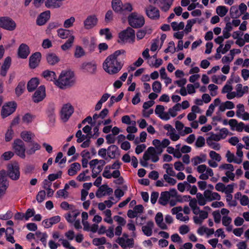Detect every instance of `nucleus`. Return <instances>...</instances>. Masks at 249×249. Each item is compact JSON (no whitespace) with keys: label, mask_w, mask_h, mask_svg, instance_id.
Listing matches in <instances>:
<instances>
[{"label":"nucleus","mask_w":249,"mask_h":249,"mask_svg":"<svg viewBox=\"0 0 249 249\" xmlns=\"http://www.w3.org/2000/svg\"><path fill=\"white\" fill-rule=\"evenodd\" d=\"M71 31L69 30L64 29L62 28L59 29L57 30L58 36L62 39H65L71 36L72 35Z\"/></svg>","instance_id":"nucleus-32"},{"label":"nucleus","mask_w":249,"mask_h":249,"mask_svg":"<svg viewBox=\"0 0 249 249\" xmlns=\"http://www.w3.org/2000/svg\"><path fill=\"white\" fill-rule=\"evenodd\" d=\"M46 97L45 87L39 86L32 95V100L35 103H38L44 100Z\"/></svg>","instance_id":"nucleus-10"},{"label":"nucleus","mask_w":249,"mask_h":249,"mask_svg":"<svg viewBox=\"0 0 249 249\" xmlns=\"http://www.w3.org/2000/svg\"><path fill=\"white\" fill-rule=\"evenodd\" d=\"M146 15L152 19H158L160 18V11L155 7L149 5L145 9Z\"/></svg>","instance_id":"nucleus-16"},{"label":"nucleus","mask_w":249,"mask_h":249,"mask_svg":"<svg viewBox=\"0 0 249 249\" xmlns=\"http://www.w3.org/2000/svg\"><path fill=\"white\" fill-rule=\"evenodd\" d=\"M233 43V41L232 40H228L226 42V43L225 45L224 48L223 49L222 51V54H225L226 53L231 47V45Z\"/></svg>","instance_id":"nucleus-62"},{"label":"nucleus","mask_w":249,"mask_h":249,"mask_svg":"<svg viewBox=\"0 0 249 249\" xmlns=\"http://www.w3.org/2000/svg\"><path fill=\"white\" fill-rule=\"evenodd\" d=\"M74 39V36H71L66 42L61 46L62 50L66 51L70 49L72 46Z\"/></svg>","instance_id":"nucleus-33"},{"label":"nucleus","mask_w":249,"mask_h":249,"mask_svg":"<svg viewBox=\"0 0 249 249\" xmlns=\"http://www.w3.org/2000/svg\"><path fill=\"white\" fill-rule=\"evenodd\" d=\"M98 19L95 15H90L87 17L84 21V26L87 30L91 29L96 26L98 23Z\"/></svg>","instance_id":"nucleus-13"},{"label":"nucleus","mask_w":249,"mask_h":249,"mask_svg":"<svg viewBox=\"0 0 249 249\" xmlns=\"http://www.w3.org/2000/svg\"><path fill=\"white\" fill-rule=\"evenodd\" d=\"M75 19L74 17H71L70 18L66 19L64 23V27L65 28H69L73 26Z\"/></svg>","instance_id":"nucleus-49"},{"label":"nucleus","mask_w":249,"mask_h":249,"mask_svg":"<svg viewBox=\"0 0 249 249\" xmlns=\"http://www.w3.org/2000/svg\"><path fill=\"white\" fill-rule=\"evenodd\" d=\"M111 7L115 13L123 15H126L133 10L132 6L130 3H123L121 0H112Z\"/></svg>","instance_id":"nucleus-3"},{"label":"nucleus","mask_w":249,"mask_h":249,"mask_svg":"<svg viewBox=\"0 0 249 249\" xmlns=\"http://www.w3.org/2000/svg\"><path fill=\"white\" fill-rule=\"evenodd\" d=\"M230 13L231 18H237L241 15V14L239 13L238 9L235 5L232 6L231 7Z\"/></svg>","instance_id":"nucleus-35"},{"label":"nucleus","mask_w":249,"mask_h":249,"mask_svg":"<svg viewBox=\"0 0 249 249\" xmlns=\"http://www.w3.org/2000/svg\"><path fill=\"white\" fill-rule=\"evenodd\" d=\"M81 68L86 71L90 74H94L96 70V65L91 62L84 63L82 64Z\"/></svg>","instance_id":"nucleus-26"},{"label":"nucleus","mask_w":249,"mask_h":249,"mask_svg":"<svg viewBox=\"0 0 249 249\" xmlns=\"http://www.w3.org/2000/svg\"><path fill=\"white\" fill-rule=\"evenodd\" d=\"M46 192L44 190L39 191L36 196V199L38 202H42L45 199Z\"/></svg>","instance_id":"nucleus-55"},{"label":"nucleus","mask_w":249,"mask_h":249,"mask_svg":"<svg viewBox=\"0 0 249 249\" xmlns=\"http://www.w3.org/2000/svg\"><path fill=\"white\" fill-rule=\"evenodd\" d=\"M13 147L16 155L22 159H25L26 157L25 153L26 150L22 140L19 139L15 140L13 143Z\"/></svg>","instance_id":"nucleus-6"},{"label":"nucleus","mask_w":249,"mask_h":249,"mask_svg":"<svg viewBox=\"0 0 249 249\" xmlns=\"http://www.w3.org/2000/svg\"><path fill=\"white\" fill-rule=\"evenodd\" d=\"M39 84V80L38 78L34 77L31 78L27 83V89L29 92L34 91L38 85Z\"/></svg>","instance_id":"nucleus-21"},{"label":"nucleus","mask_w":249,"mask_h":249,"mask_svg":"<svg viewBox=\"0 0 249 249\" xmlns=\"http://www.w3.org/2000/svg\"><path fill=\"white\" fill-rule=\"evenodd\" d=\"M51 17L50 11L48 10L40 13L37 17L36 23L38 26L45 24Z\"/></svg>","instance_id":"nucleus-15"},{"label":"nucleus","mask_w":249,"mask_h":249,"mask_svg":"<svg viewBox=\"0 0 249 249\" xmlns=\"http://www.w3.org/2000/svg\"><path fill=\"white\" fill-rule=\"evenodd\" d=\"M55 106L53 104H50L46 110L48 117L49 118V122L53 124L55 122Z\"/></svg>","instance_id":"nucleus-23"},{"label":"nucleus","mask_w":249,"mask_h":249,"mask_svg":"<svg viewBox=\"0 0 249 249\" xmlns=\"http://www.w3.org/2000/svg\"><path fill=\"white\" fill-rule=\"evenodd\" d=\"M209 155L212 159L217 161H220L221 159L220 155L214 151H211Z\"/></svg>","instance_id":"nucleus-60"},{"label":"nucleus","mask_w":249,"mask_h":249,"mask_svg":"<svg viewBox=\"0 0 249 249\" xmlns=\"http://www.w3.org/2000/svg\"><path fill=\"white\" fill-rule=\"evenodd\" d=\"M6 176L9 177L13 180H17L20 177L19 166L17 164H9L7 165V171L6 172Z\"/></svg>","instance_id":"nucleus-8"},{"label":"nucleus","mask_w":249,"mask_h":249,"mask_svg":"<svg viewBox=\"0 0 249 249\" xmlns=\"http://www.w3.org/2000/svg\"><path fill=\"white\" fill-rule=\"evenodd\" d=\"M100 35H106V38L107 40H110L112 38V35L110 32V29L108 28L102 29L99 31Z\"/></svg>","instance_id":"nucleus-39"},{"label":"nucleus","mask_w":249,"mask_h":249,"mask_svg":"<svg viewBox=\"0 0 249 249\" xmlns=\"http://www.w3.org/2000/svg\"><path fill=\"white\" fill-rule=\"evenodd\" d=\"M92 243L96 246L103 245L106 244V239L105 237H102L101 238H95L92 240Z\"/></svg>","instance_id":"nucleus-44"},{"label":"nucleus","mask_w":249,"mask_h":249,"mask_svg":"<svg viewBox=\"0 0 249 249\" xmlns=\"http://www.w3.org/2000/svg\"><path fill=\"white\" fill-rule=\"evenodd\" d=\"M85 55V52L83 49L81 47L77 46L76 47L75 51L74 53V56L76 58H80Z\"/></svg>","instance_id":"nucleus-47"},{"label":"nucleus","mask_w":249,"mask_h":249,"mask_svg":"<svg viewBox=\"0 0 249 249\" xmlns=\"http://www.w3.org/2000/svg\"><path fill=\"white\" fill-rule=\"evenodd\" d=\"M201 156L202 158H200L199 156H196L192 159L194 165L195 166L197 165L198 163L205 161L206 155L205 154H201Z\"/></svg>","instance_id":"nucleus-42"},{"label":"nucleus","mask_w":249,"mask_h":249,"mask_svg":"<svg viewBox=\"0 0 249 249\" xmlns=\"http://www.w3.org/2000/svg\"><path fill=\"white\" fill-rule=\"evenodd\" d=\"M118 37L120 39L117 42L120 44H123L125 41L130 40L134 42L135 38V32L131 27H128L125 30H124L119 33Z\"/></svg>","instance_id":"nucleus-4"},{"label":"nucleus","mask_w":249,"mask_h":249,"mask_svg":"<svg viewBox=\"0 0 249 249\" xmlns=\"http://www.w3.org/2000/svg\"><path fill=\"white\" fill-rule=\"evenodd\" d=\"M61 24L57 22H50L48 25L46 32L47 33H49L52 30L57 28Z\"/></svg>","instance_id":"nucleus-50"},{"label":"nucleus","mask_w":249,"mask_h":249,"mask_svg":"<svg viewBox=\"0 0 249 249\" xmlns=\"http://www.w3.org/2000/svg\"><path fill=\"white\" fill-rule=\"evenodd\" d=\"M113 20V12L112 10H109L105 15V21L108 23Z\"/></svg>","instance_id":"nucleus-46"},{"label":"nucleus","mask_w":249,"mask_h":249,"mask_svg":"<svg viewBox=\"0 0 249 249\" xmlns=\"http://www.w3.org/2000/svg\"><path fill=\"white\" fill-rule=\"evenodd\" d=\"M61 0H47L45 6L48 8H58L62 4Z\"/></svg>","instance_id":"nucleus-29"},{"label":"nucleus","mask_w":249,"mask_h":249,"mask_svg":"<svg viewBox=\"0 0 249 249\" xmlns=\"http://www.w3.org/2000/svg\"><path fill=\"white\" fill-rule=\"evenodd\" d=\"M107 154L108 157L111 159H115L116 155L118 156L120 155L119 148L115 145H111L108 147Z\"/></svg>","instance_id":"nucleus-20"},{"label":"nucleus","mask_w":249,"mask_h":249,"mask_svg":"<svg viewBox=\"0 0 249 249\" xmlns=\"http://www.w3.org/2000/svg\"><path fill=\"white\" fill-rule=\"evenodd\" d=\"M121 173L119 169L114 170L112 174H108V175L107 176H104V178H110L111 177H113L115 178H117L120 177Z\"/></svg>","instance_id":"nucleus-58"},{"label":"nucleus","mask_w":249,"mask_h":249,"mask_svg":"<svg viewBox=\"0 0 249 249\" xmlns=\"http://www.w3.org/2000/svg\"><path fill=\"white\" fill-rule=\"evenodd\" d=\"M25 89V82L22 81L18 83L15 89V92L17 96H20L24 91Z\"/></svg>","instance_id":"nucleus-31"},{"label":"nucleus","mask_w":249,"mask_h":249,"mask_svg":"<svg viewBox=\"0 0 249 249\" xmlns=\"http://www.w3.org/2000/svg\"><path fill=\"white\" fill-rule=\"evenodd\" d=\"M125 50H119L107 56L103 63V68L105 71L109 74L118 73L122 68L124 63L119 61L117 58L121 54L124 55L125 57Z\"/></svg>","instance_id":"nucleus-1"},{"label":"nucleus","mask_w":249,"mask_h":249,"mask_svg":"<svg viewBox=\"0 0 249 249\" xmlns=\"http://www.w3.org/2000/svg\"><path fill=\"white\" fill-rule=\"evenodd\" d=\"M173 1L169 0V1L166 2L162 6L159 5V6L160 7L161 10L165 12H167L169 9L170 8L171 5L173 4Z\"/></svg>","instance_id":"nucleus-52"},{"label":"nucleus","mask_w":249,"mask_h":249,"mask_svg":"<svg viewBox=\"0 0 249 249\" xmlns=\"http://www.w3.org/2000/svg\"><path fill=\"white\" fill-rule=\"evenodd\" d=\"M35 214L34 209H28L24 214V217L26 220H28L30 217L33 216Z\"/></svg>","instance_id":"nucleus-61"},{"label":"nucleus","mask_w":249,"mask_h":249,"mask_svg":"<svg viewBox=\"0 0 249 249\" xmlns=\"http://www.w3.org/2000/svg\"><path fill=\"white\" fill-rule=\"evenodd\" d=\"M114 219L117 221L118 224L120 225L119 226H124L126 224L125 220L122 216L119 215H115L113 217Z\"/></svg>","instance_id":"nucleus-57"},{"label":"nucleus","mask_w":249,"mask_h":249,"mask_svg":"<svg viewBox=\"0 0 249 249\" xmlns=\"http://www.w3.org/2000/svg\"><path fill=\"white\" fill-rule=\"evenodd\" d=\"M107 187V184H103L101 186L99 187V188L98 189L97 191L96 192V197H97L98 198H101L102 196H106V192L104 193V194L99 193H100V192L106 191Z\"/></svg>","instance_id":"nucleus-41"},{"label":"nucleus","mask_w":249,"mask_h":249,"mask_svg":"<svg viewBox=\"0 0 249 249\" xmlns=\"http://www.w3.org/2000/svg\"><path fill=\"white\" fill-rule=\"evenodd\" d=\"M229 124L231 126V129L234 130L233 127H236V130L238 132L243 131V128L245 127V124L243 122L238 123L237 121L235 119H231L229 121Z\"/></svg>","instance_id":"nucleus-25"},{"label":"nucleus","mask_w":249,"mask_h":249,"mask_svg":"<svg viewBox=\"0 0 249 249\" xmlns=\"http://www.w3.org/2000/svg\"><path fill=\"white\" fill-rule=\"evenodd\" d=\"M164 107L162 105H157L156 107L155 112L159 116L164 113Z\"/></svg>","instance_id":"nucleus-64"},{"label":"nucleus","mask_w":249,"mask_h":249,"mask_svg":"<svg viewBox=\"0 0 249 249\" xmlns=\"http://www.w3.org/2000/svg\"><path fill=\"white\" fill-rule=\"evenodd\" d=\"M35 136V134L30 131H23L20 133V137L23 141L27 142L28 143L35 142L33 141Z\"/></svg>","instance_id":"nucleus-22"},{"label":"nucleus","mask_w":249,"mask_h":249,"mask_svg":"<svg viewBox=\"0 0 249 249\" xmlns=\"http://www.w3.org/2000/svg\"><path fill=\"white\" fill-rule=\"evenodd\" d=\"M117 243L122 248H132L134 245V241L133 238H127L126 240L123 237H118L116 240Z\"/></svg>","instance_id":"nucleus-17"},{"label":"nucleus","mask_w":249,"mask_h":249,"mask_svg":"<svg viewBox=\"0 0 249 249\" xmlns=\"http://www.w3.org/2000/svg\"><path fill=\"white\" fill-rule=\"evenodd\" d=\"M8 186L6 171L2 170L0 171V198L5 194Z\"/></svg>","instance_id":"nucleus-12"},{"label":"nucleus","mask_w":249,"mask_h":249,"mask_svg":"<svg viewBox=\"0 0 249 249\" xmlns=\"http://www.w3.org/2000/svg\"><path fill=\"white\" fill-rule=\"evenodd\" d=\"M189 228L187 225H181L179 228V231L180 234H185L189 231Z\"/></svg>","instance_id":"nucleus-63"},{"label":"nucleus","mask_w":249,"mask_h":249,"mask_svg":"<svg viewBox=\"0 0 249 249\" xmlns=\"http://www.w3.org/2000/svg\"><path fill=\"white\" fill-rule=\"evenodd\" d=\"M171 26L174 31H177L183 29L184 23L183 21L180 22L178 24L176 21H173L171 23Z\"/></svg>","instance_id":"nucleus-38"},{"label":"nucleus","mask_w":249,"mask_h":249,"mask_svg":"<svg viewBox=\"0 0 249 249\" xmlns=\"http://www.w3.org/2000/svg\"><path fill=\"white\" fill-rule=\"evenodd\" d=\"M211 136L207 139V143L209 146H211L209 141H219L221 139L219 134H214L213 133L211 132Z\"/></svg>","instance_id":"nucleus-43"},{"label":"nucleus","mask_w":249,"mask_h":249,"mask_svg":"<svg viewBox=\"0 0 249 249\" xmlns=\"http://www.w3.org/2000/svg\"><path fill=\"white\" fill-rule=\"evenodd\" d=\"M228 12V8L225 6H218L216 9V13L220 17H224Z\"/></svg>","instance_id":"nucleus-36"},{"label":"nucleus","mask_w":249,"mask_h":249,"mask_svg":"<svg viewBox=\"0 0 249 249\" xmlns=\"http://www.w3.org/2000/svg\"><path fill=\"white\" fill-rule=\"evenodd\" d=\"M18 56L22 59H25L30 53L29 47L26 44L22 43L18 49Z\"/></svg>","instance_id":"nucleus-18"},{"label":"nucleus","mask_w":249,"mask_h":249,"mask_svg":"<svg viewBox=\"0 0 249 249\" xmlns=\"http://www.w3.org/2000/svg\"><path fill=\"white\" fill-rule=\"evenodd\" d=\"M187 186L189 188H191V185L187 181H184L183 183L180 182L178 184V189L181 192H183L185 189V186Z\"/></svg>","instance_id":"nucleus-54"},{"label":"nucleus","mask_w":249,"mask_h":249,"mask_svg":"<svg viewBox=\"0 0 249 249\" xmlns=\"http://www.w3.org/2000/svg\"><path fill=\"white\" fill-rule=\"evenodd\" d=\"M205 139L202 136L198 137L196 142V146L197 147H201L205 145Z\"/></svg>","instance_id":"nucleus-53"},{"label":"nucleus","mask_w":249,"mask_h":249,"mask_svg":"<svg viewBox=\"0 0 249 249\" xmlns=\"http://www.w3.org/2000/svg\"><path fill=\"white\" fill-rule=\"evenodd\" d=\"M35 118V115L27 113L22 117V121L23 123L28 124L32 123Z\"/></svg>","instance_id":"nucleus-37"},{"label":"nucleus","mask_w":249,"mask_h":249,"mask_svg":"<svg viewBox=\"0 0 249 249\" xmlns=\"http://www.w3.org/2000/svg\"><path fill=\"white\" fill-rule=\"evenodd\" d=\"M152 89L156 93H160L161 90V84L160 82L156 81L152 84Z\"/></svg>","instance_id":"nucleus-45"},{"label":"nucleus","mask_w":249,"mask_h":249,"mask_svg":"<svg viewBox=\"0 0 249 249\" xmlns=\"http://www.w3.org/2000/svg\"><path fill=\"white\" fill-rule=\"evenodd\" d=\"M42 74L44 78H47L49 77L52 78L53 79H51V80H54V82L57 80V75L53 71L46 70L43 72Z\"/></svg>","instance_id":"nucleus-34"},{"label":"nucleus","mask_w":249,"mask_h":249,"mask_svg":"<svg viewBox=\"0 0 249 249\" xmlns=\"http://www.w3.org/2000/svg\"><path fill=\"white\" fill-rule=\"evenodd\" d=\"M17 104L15 101L9 102L4 105L1 108V115L5 118L14 113L17 108Z\"/></svg>","instance_id":"nucleus-9"},{"label":"nucleus","mask_w":249,"mask_h":249,"mask_svg":"<svg viewBox=\"0 0 249 249\" xmlns=\"http://www.w3.org/2000/svg\"><path fill=\"white\" fill-rule=\"evenodd\" d=\"M11 65V58L10 56L6 57L4 60L1 68L9 70Z\"/></svg>","instance_id":"nucleus-51"},{"label":"nucleus","mask_w":249,"mask_h":249,"mask_svg":"<svg viewBox=\"0 0 249 249\" xmlns=\"http://www.w3.org/2000/svg\"><path fill=\"white\" fill-rule=\"evenodd\" d=\"M155 152V148L153 147H149L147 150L144 152L142 159L145 161H147L150 160V156L152 153Z\"/></svg>","instance_id":"nucleus-40"},{"label":"nucleus","mask_w":249,"mask_h":249,"mask_svg":"<svg viewBox=\"0 0 249 249\" xmlns=\"http://www.w3.org/2000/svg\"><path fill=\"white\" fill-rule=\"evenodd\" d=\"M41 54L40 52L33 53L29 57V67L32 69L36 68L40 61Z\"/></svg>","instance_id":"nucleus-14"},{"label":"nucleus","mask_w":249,"mask_h":249,"mask_svg":"<svg viewBox=\"0 0 249 249\" xmlns=\"http://www.w3.org/2000/svg\"><path fill=\"white\" fill-rule=\"evenodd\" d=\"M128 22L132 28H139L143 26L145 20L142 16H138L136 12H133L128 17Z\"/></svg>","instance_id":"nucleus-5"},{"label":"nucleus","mask_w":249,"mask_h":249,"mask_svg":"<svg viewBox=\"0 0 249 249\" xmlns=\"http://www.w3.org/2000/svg\"><path fill=\"white\" fill-rule=\"evenodd\" d=\"M75 83V77L73 71H63L54 84L59 88L65 89L73 86Z\"/></svg>","instance_id":"nucleus-2"},{"label":"nucleus","mask_w":249,"mask_h":249,"mask_svg":"<svg viewBox=\"0 0 249 249\" xmlns=\"http://www.w3.org/2000/svg\"><path fill=\"white\" fill-rule=\"evenodd\" d=\"M243 88L242 85L241 84H238L236 86V89L237 91V96L238 97H242L245 93V91H242Z\"/></svg>","instance_id":"nucleus-59"},{"label":"nucleus","mask_w":249,"mask_h":249,"mask_svg":"<svg viewBox=\"0 0 249 249\" xmlns=\"http://www.w3.org/2000/svg\"><path fill=\"white\" fill-rule=\"evenodd\" d=\"M154 226V222L152 221H149L146 225L142 227V230L145 235L150 236L152 234V229Z\"/></svg>","instance_id":"nucleus-24"},{"label":"nucleus","mask_w":249,"mask_h":249,"mask_svg":"<svg viewBox=\"0 0 249 249\" xmlns=\"http://www.w3.org/2000/svg\"><path fill=\"white\" fill-rule=\"evenodd\" d=\"M155 221L157 225L162 230H167L168 227L167 225L163 223V218L161 213H158L155 216Z\"/></svg>","instance_id":"nucleus-27"},{"label":"nucleus","mask_w":249,"mask_h":249,"mask_svg":"<svg viewBox=\"0 0 249 249\" xmlns=\"http://www.w3.org/2000/svg\"><path fill=\"white\" fill-rule=\"evenodd\" d=\"M27 147L26 153L28 155L34 154L36 151L39 150L41 148V145L36 142L28 143Z\"/></svg>","instance_id":"nucleus-19"},{"label":"nucleus","mask_w":249,"mask_h":249,"mask_svg":"<svg viewBox=\"0 0 249 249\" xmlns=\"http://www.w3.org/2000/svg\"><path fill=\"white\" fill-rule=\"evenodd\" d=\"M46 59L47 62L51 65H54L60 61L59 57L53 53L47 54Z\"/></svg>","instance_id":"nucleus-28"},{"label":"nucleus","mask_w":249,"mask_h":249,"mask_svg":"<svg viewBox=\"0 0 249 249\" xmlns=\"http://www.w3.org/2000/svg\"><path fill=\"white\" fill-rule=\"evenodd\" d=\"M17 25L14 20L9 17H0V27L10 31H14Z\"/></svg>","instance_id":"nucleus-7"},{"label":"nucleus","mask_w":249,"mask_h":249,"mask_svg":"<svg viewBox=\"0 0 249 249\" xmlns=\"http://www.w3.org/2000/svg\"><path fill=\"white\" fill-rule=\"evenodd\" d=\"M73 107L70 104L63 106L61 111V118L64 122H66L73 113Z\"/></svg>","instance_id":"nucleus-11"},{"label":"nucleus","mask_w":249,"mask_h":249,"mask_svg":"<svg viewBox=\"0 0 249 249\" xmlns=\"http://www.w3.org/2000/svg\"><path fill=\"white\" fill-rule=\"evenodd\" d=\"M189 206L192 208L193 213L197 215V213L195 212V209L199 210V207L197 206V200L194 198L190 200Z\"/></svg>","instance_id":"nucleus-48"},{"label":"nucleus","mask_w":249,"mask_h":249,"mask_svg":"<svg viewBox=\"0 0 249 249\" xmlns=\"http://www.w3.org/2000/svg\"><path fill=\"white\" fill-rule=\"evenodd\" d=\"M14 134V131L11 128H9L5 136V140L6 142H10L13 138V136Z\"/></svg>","instance_id":"nucleus-56"},{"label":"nucleus","mask_w":249,"mask_h":249,"mask_svg":"<svg viewBox=\"0 0 249 249\" xmlns=\"http://www.w3.org/2000/svg\"><path fill=\"white\" fill-rule=\"evenodd\" d=\"M170 198L169 192L164 191L161 193L160 196L159 200V203L163 206H165Z\"/></svg>","instance_id":"nucleus-30"}]
</instances>
